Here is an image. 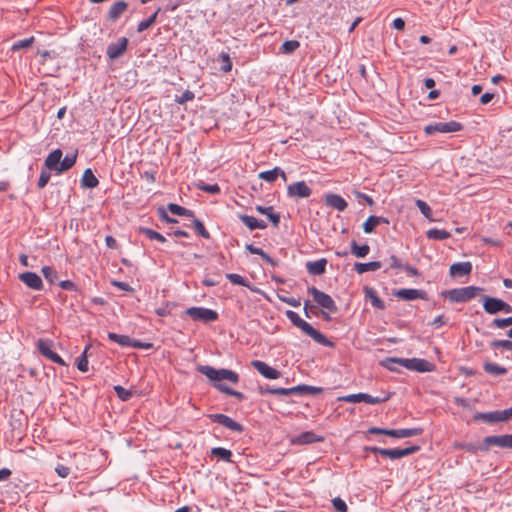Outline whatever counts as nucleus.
<instances>
[{"mask_svg":"<svg viewBox=\"0 0 512 512\" xmlns=\"http://www.w3.org/2000/svg\"><path fill=\"white\" fill-rule=\"evenodd\" d=\"M392 26L396 30H403L405 27V21L402 18H396L393 20Z\"/></svg>","mask_w":512,"mask_h":512,"instance_id":"63","label":"nucleus"},{"mask_svg":"<svg viewBox=\"0 0 512 512\" xmlns=\"http://www.w3.org/2000/svg\"><path fill=\"white\" fill-rule=\"evenodd\" d=\"M112 285L121 289V290H124V291H131L132 288L130 287L129 284L125 283V282H121V281H112Z\"/></svg>","mask_w":512,"mask_h":512,"instance_id":"62","label":"nucleus"},{"mask_svg":"<svg viewBox=\"0 0 512 512\" xmlns=\"http://www.w3.org/2000/svg\"><path fill=\"white\" fill-rule=\"evenodd\" d=\"M251 365L265 378L267 379H278L281 376V373L275 368L269 366L267 363L254 360L251 362Z\"/></svg>","mask_w":512,"mask_h":512,"instance_id":"14","label":"nucleus"},{"mask_svg":"<svg viewBox=\"0 0 512 512\" xmlns=\"http://www.w3.org/2000/svg\"><path fill=\"white\" fill-rule=\"evenodd\" d=\"M255 209L260 214L266 215L275 227H277L279 225L280 215L278 213L274 212V208L272 206H268V207L256 206Z\"/></svg>","mask_w":512,"mask_h":512,"instance_id":"27","label":"nucleus"},{"mask_svg":"<svg viewBox=\"0 0 512 512\" xmlns=\"http://www.w3.org/2000/svg\"><path fill=\"white\" fill-rule=\"evenodd\" d=\"M462 129V125L456 121L449 122H438L427 125L424 131L427 135H433L435 133H451L458 132Z\"/></svg>","mask_w":512,"mask_h":512,"instance_id":"9","label":"nucleus"},{"mask_svg":"<svg viewBox=\"0 0 512 512\" xmlns=\"http://www.w3.org/2000/svg\"><path fill=\"white\" fill-rule=\"evenodd\" d=\"M492 325L496 328H505L512 325V317L496 318L493 320Z\"/></svg>","mask_w":512,"mask_h":512,"instance_id":"56","label":"nucleus"},{"mask_svg":"<svg viewBox=\"0 0 512 512\" xmlns=\"http://www.w3.org/2000/svg\"><path fill=\"white\" fill-rule=\"evenodd\" d=\"M129 347L140 348V349H149L152 347V344L151 343H142L140 341L131 339V344L129 345Z\"/></svg>","mask_w":512,"mask_h":512,"instance_id":"61","label":"nucleus"},{"mask_svg":"<svg viewBox=\"0 0 512 512\" xmlns=\"http://www.w3.org/2000/svg\"><path fill=\"white\" fill-rule=\"evenodd\" d=\"M492 348H504L508 351H512V341L510 340H494L490 343Z\"/></svg>","mask_w":512,"mask_h":512,"instance_id":"54","label":"nucleus"},{"mask_svg":"<svg viewBox=\"0 0 512 512\" xmlns=\"http://www.w3.org/2000/svg\"><path fill=\"white\" fill-rule=\"evenodd\" d=\"M114 390L117 396L123 401L129 400L132 396V393L129 390H126L124 387L120 385L115 386Z\"/></svg>","mask_w":512,"mask_h":512,"instance_id":"55","label":"nucleus"},{"mask_svg":"<svg viewBox=\"0 0 512 512\" xmlns=\"http://www.w3.org/2000/svg\"><path fill=\"white\" fill-rule=\"evenodd\" d=\"M483 369L486 373L493 376L504 375L507 372L505 367L492 362H486L483 366Z\"/></svg>","mask_w":512,"mask_h":512,"instance_id":"33","label":"nucleus"},{"mask_svg":"<svg viewBox=\"0 0 512 512\" xmlns=\"http://www.w3.org/2000/svg\"><path fill=\"white\" fill-rule=\"evenodd\" d=\"M364 292L367 298L370 299L372 306L384 309V302L380 299L376 293V291L371 287H365Z\"/></svg>","mask_w":512,"mask_h":512,"instance_id":"32","label":"nucleus"},{"mask_svg":"<svg viewBox=\"0 0 512 512\" xmlns=\"http://www.w3.org/2000/svg\"><path fill=\"white\" fill-rule=\"evenodd\" d=\"M211 454L220 458L221 460L225 462H232V452L226 448L223 447H215L211 450Z\"/></svg>","mask_w":512,"mask_h":512,"instance_id":"38","label":"nucleus"},{"mask_svg":"<svg viewBox=\"0 0 512 512\" xmlns=\"http://www.w3.org/2000/svg\"><path fill=\"white\" fill-rule=\"evenodd\" d=\"M382 266L380 261H372L368 263H355L354 264V270L358 274H363L368 271H376L380 269Z\"/></svg>","mask_w":512,"mask_h":512,"instance_id":"29","label":"nucleus"},{"mask_svg":"<svg viewBox=\"0 0 512 512\" xmlns=\"http://www.w3.org/2000/svg\"><path fill=\"white\" fill-rule=\"evenodd\" d=\"M420 447L415 445V446H410V447H407V448H395V449H384V452H383V457H387L391 460H396V459H400V458H403V457H406V456H409L417 451H419Z\"/></svg>","mask_w":512,"mask_h":512,"instance_id":"15","label":"nucleus"},{"mask_svg":"<svg viewBox=\"0 0 512 512\" xmlns=\"http://www.w3.org/2000/svg\"><path fill=\"white\" fill-rule=\"evenodd\" d=\"M454 447L470 453H477L478 451H481V445H475L472 443H455Z\"/></svg>","mask_w":512,"mask_h":512,"instance_id":"51","label":"nucleus"},{"mask_svg":"<svg viewBox=\"0 0 512 512\" xmlns=\"http://www.w3.org/2000/svg\"><path fill=\"white\" fill-rule=\"evenodd\" d=\"M471 271L472 264L470 262H458L450 267V275L453 277L469 275Z\"/></svg>","mask_w":512,"mask_h":512,"instance_id":"24","label":"nucleus"},{"mask_svg":"<svg viewBox=\"0 0 512 512\" xmlns=\"http://www.w3.org/2000/svg\"><path fill=\"white\" fill-rule=\"evenodd\" d=\"M390 397L391 394L386 392H382L380 395L377 396H372L367 393H357L341 396L338 398V400L347 403L365 402L368 404H378L389 400Z\"/></svg>","mask_w":512,"mask_h":512,"instance_id":"3","label":"nucleus"},{"mask_svg":"<svg viewBox=\"0 0 512 512\" xmlns=\"http://www.w3.org/2000/svg\"><path fill=\"white\" fill-rule=\"evenodd\" d=\"M62 155H63V153L60 149H56V150L52 151L51 153H49L45 159V163H44L45 167L48 170H53L57 173V169L59 167Z\"/></svg>","mask_w":512,"mask_h":512,"instance_id":"23","label":"nucleus"},{"mask_svg":"<svg viewBox=\"0 0 512 512\" xmlns=\"http://www.w3.org/2000/svg\"><path fill=\"white\" fill-rule=\"evenodd\" d=\"M198 371L205 375L210 381L213 382V386L221 391L222 393L230 396H234L239 400L244 399V395L241 392L235 391L228 386L221 383V381L226 380L233 384L239 382V375L229 369H215L212 366L204 365L198 368Z\"/></svg>","mask_w":512,"mask_h":512,"instance_id":"1","label":"nucleus"},{"mask_svg":"<svg viewBox=\"0 0 512 512\" xmlns=\"http://www.w3.org/2000/svg\"><path fill=\"white\" fill-rule=\"evenodd\" d=\"M246 249L251 253L255 255L261 256V258L269 265L276 266L277 262L272 259L266 252H264L261 248H258L252 244H247Z\"/></svg>","mask_w":512,"mask_h":512,"instance_id":"30","label":"nucleus"},{"mask_svg":"<svg viewBox=\"0 0 512 512\" xmlns=\"http://www.w3.org/2000/svg\"><path fill=\"white\" fill-rule=\"evenodd\" d=\"M50 174L46 171H42L38 180V187L43 188L49 181Z\"/></svg>","mask_w":512,"mask_h":512,"instance_id":"60","label":"nucleus"},{"mask_svg":"<svg viewBox=\"0 0 512 512\" xmlns=\"http://www.w3.org/2000/svg\"><path fill=\"white\" fill-rule=\"evenodd\" d=\"M324 438L322 436H318L311 431L303 432L302 434L291 439V444L295 445H304L310 444L314 442H322Z\"/></svg>","mask_w":512,"mask_h":512,"instance_id":"19","label":"nucleus"},{"mask_svg":"<svg viewBox=\"0 0 512 512\" xmlns=\"http://www.w3.org/2000/svg\"><path fill=\"white\" fill-rule=\"evenodd\" d=\"M379 225L377 216H369L363 223V230L365 233H372L374 229Z\"/></svg>","mask_w":512,"mask_h":512,"instance_id":"47","label":"nucleus"},{"mask_svg":"<svg viewBox=\"0 0 512 512\" xmlns=\"http://www.w3.org/2000/svg\"><path fill=\"white\" fill-rule=\"evenodd\" d=\"M481 289L475 286H467L462 288H455L445 293L446 297L451 302H467L474 298Z\"/></svg>","mask_w":512,"mask_h":512,"instance_id":"5","label":"nucleus"},{"mask_svg":"<svg viewBox=\"0 0 512 512\" xmlns=\"http://www.w3.org/2000/svg\"><path fill=\"white\" fill-rule=\"evenodd\" d=\"M370 252V247L367 244L358 245L356 241H352L351 243V253L358 257V258H364L366 257Z\"/></svg>","mask_w":512,"mask_h":512,"instance_id":"34","label":"nucleus"},{"mask_svg":"<svg viewBox=\"0 0 512 512\" xmlns=\"http://www.w3.org/2000/svg\"><path fill=\"white\" fill-rule=\"evenodd\" d=\"M308 292L312 295L313 300L322 308L327 309L329 312L337 311L335 301L331 298L330 295L318 290L314 286L309 287Z\"/></svg>","mask_w":512,"mask_h":512,"instance_id":"8","label":"nucleus"},{"mask_svg":"<svg viewBox=\"0 0 512 512\" xmlns=\"http://www.w3.org/2000/svg\"><path fill=\"white\" fill-rule=\"evenodd\" d=\"M19 279L33 290H42L43 282L39 275L34 272H24L19 275Z\"/></svg>","mask_w":512,"mask_h":512,"instance_id":"16","label":"nucleus"},{"mask_svg":"<svg viewBox=\"0 0 512 512\" xmlns=\"http://www.w3.org/2000/svg\"><path fill=\"white\" fill-rule=\"evenodd\" d=\"M286 316L294 326L299 328L306 335L310 336L315 342L326 347L333 346V343L329 341L323 333L313 328L308 322L303 320L296 312L292 310H287Z\"/></svg>","mask_w":512,"mask_h":512,"instance_id":"2","label":"nucleus"},{"mask_svg":"<svg viewBox=\"0 0 512 512\" xmlns=\"http://www.w3.org/2000/svg\"><path fill=\"white\" fill-rule=\"evenodd\" d=\"M299 46H300L299 41L287 40L281 45L280 52L282 54H292L294 51H296L299 48Z\"/></svg>","mask_w":512,"mask_h":512,"instance_id":"41","label":"nucleus"},{"mask_svg":"<svg viewBox=\"0 0 512 512\" xmlns=\"http://www.w3.org/2000/svg\"><path fill=\"white\" fill-rule=\"evenodd\" d=\"M388 363H398L399 365L413 371L418 372H431L434 369V365L425 359H404V358H390Z\"/></svg>","mask_w":512,"mask_h":512,"instance_id":"4","label":"nucleus"},{"mask_svg":"<svg viewBox=\"0 0 512 512\" xmlns=\"http://www.w3.org/2000/svg\"><path fill=\"white\" fill-rule=\"evenodd\" d=\"M219 60L222 62L221 70L224 73H228L232 70L233 64L228 53L222 52L219 55Z\"/></svg>","mask_w":512,"mask_h":512,"instance_id":"49","label":"nucleus"},{"mask_svg":"<svg viewBox=\"0 0 512 512\" xmlns=\"http://www.w3.org/2000/svg\"><path fill=\"white\" fill-rule=\"evenodd\" d=\"M209 418L220 425H223L224 427L237 432H242L243 427L238 422L234 421L231 417L224 415V414H211L209 415Z\"/></svg>","mask_w":512,"mask_h":512,"instance_id":"13","label":"nucleus"},{"mask_svg":"<svg viewBox=\"0 0 512 512\" xmlns=\"http://www.w3.org/2000/svg\"><path fill=\"white\" fill-rule=\"evenodd\" d=\"M158 11L159 10H157L154 14H152L148 19L141 21L138 24L137 31L143 32L146 29H148L150 26H152L156 22Z\"/></svg>","mask_w":512,"mask_h":512,"instance_id":"50","label":"nucleus"},{"mask_svg":"<svg viewBox=\"0 0 512 512\" xmlns=\"http://www.w3.org/2000/svg\"><path fill=\"white\" fill-rule=\"evenodd\" d=\"M327 260L325 258L317 261L307 262L306 269L311 275H322L326 271Z\"/></svg>","mask_w":512,"mask_h":512,"instance_id":"25","label":"nucleus"},{"mask_svg":"<svg viewBox=\"0 0 512 512\" xmlns=\"http://www.w3.org/2000/svg\"><path fill=\"white\" fill-rule=\"evenodd\" d=\"M60 287L64 290H74L75 284L70 280H64L59 283Z\"/></svg>","mask_w":512,"mask_h":512,"instance_id":"64","label":"nucleus"},{"mask_svg":"<svg viewBox=\"0 0 512 512\" xmlns=\"http://www.w3.org/2000/svg\"><path fill=\"white\" fill-rule=\"evenodd\" d=\"M77 155H67L63 160H60L59 167L57 169V174H61L69 169H71L76 163Z\"/></svg>","mask_w":512,"mask_h":512,"instance_id":"35","label":"nucleus"},{"mask_svg":"<svg viewBox=\"0 0 512 512\" xmlns=\"http://www.w3.org/2000/svg\"><path fill=\"white\" fill-rule=\"evenodd\" d=\"M259 179L272 183L278 178V167L272 170L260 172L258 175Z\"/></svg>","mask_w":512,"mask_h":512,"instance_id":"43","label":"nucleus"},{"mask_svg":"<svg viewBox=\"0 0 512 512\" xmlns=\"http://www.w3.org/2000/svg\"><path fill=\"white\" fill-rule=\"evenodd\" d=\"M502 304L503 300L501 299L490 296L483 297V308L488 314H496L501 312Z\"/></svg>","mask_w":512,"mask_h":512,"instance_id":"20","label":"nucleus"},{"mask_svg":"<svg viewBox=\"0 0 512 512\" xmlns=\"http://www.w3.org/2000/svg\"><path fill=\"white\" fill-rule=\"evenodd\" d=\"M425 292L418 289H400L395 292V296L399 299L410 301L415 299H424Z\"/></svg>","mask_w":512,"mask_h":512,"instance_id":"21","label":"nucleus"},{"mask_svg":"<svg viewBox=\"0 0 512 512\" xmlns=\"http://www.w3.org/2000/svg\"><path fill=\"white\" fill-rule=\"evenodd\" d=\"M421 213L430 221H434L432 218V210L430 206L423 200L417 199L415 202Z\"/></svg>","mask_w":512,"mask_h":512,"instance_id":"46","label":"nucleus"},{"mask_svg":"<svg viewBox=\"0 0 512 512\" xmlns=\"http://www.w3.org/2000/svg\"><path fill=\"white\" fill-rule=\"evenodd\" d=\"M239 219L250 229H265L267 224L263 220H258L253 216L239 215Z\"/></svg>","mask_w":512,"mask_h":512,"instance_id":"26","label":"nucleus"},{"mask_svg":"<svg viewBox=\"0 0 512 512\" xmlns=\"http://www.w3.org/2000/svg\"><path fill=\"white\" fill-rule=\"evenodd\" d=\"M168 210L178 216H186V217H192L193 212L191 210H188L178 204L170 203L168 204Z\"/></svg>","mask_w":512,"mask_h":512,"instance_id":"40","label":"nucleus"},{"mask_svg":"<svg viewBox=\"0 0 512 512\" xmlns=\"http://www.w3.org/2000/svg\"><path fill=\"white\" fill-rule=\"evenodd\" d=\"M195 95L192 91L190 90H186L183 92V94L179 97H176L175 101L178 103V104H184L188 101H192L194 99Z\"/></svg>","mask_w":512,"mask_h":512,"instance_id":"58","label":"nucleus"},{"mask_svg":"<svg viewBox=\"0 0 512 512\" xmlns=\"http://www.w3.org/2000/svg\"><path fill=\"white\" fill-rule=\"evenodd\" d=\"M333 508L338 512H347V505L343 499L340 497H335L332 500Z\"/></svg>","mask_w":512,"mask_h":512,"instance_id":"57","label":"nucleus"},{"mask_svg":"<svg viewBox=\"0 0 512 512\" xmlns=\"http://www.w3.org/2000/svg\"><path fill=\"white\" fill-rule=\"evenodd\" d=\"M320 391V388L308 386V385H299L291 388H275L271 391V394L287 396L291 394H315Z\"/></svg>","mask_w":512,"mask_h":512,"instance_id":"11","label":"nucleus"},{"mask_svg":"<svg viewBox=\"0 0 512 512\" xmlns=\"http://www.w3.org/2000/svg\"><path fill=\"white\" fill-rule=\"evenodd\" d=\"M422 433V428L389 429V431L386 432V435L394 438H407L412 436H418L421 435Z\"/></svg>","mask_w":512,"mask_h":512,"instance_id":"22","label":"nucleus"},{"mask_svg":"<svg viewBox=\"0 0 512 512\" xmlns=\"http://www.w3.org/2000/svg\"><path fill=\"white\" fill-rule=\"evenodd\" d=\"M128 39L122 37L118 39L117 42L110 44L107 47V55L110 59H117L120 57L127 49Z\"/></svg>","mask_w":512,"mask_h":512,"instance_id":"17","label":"nucleus"},{"mask_svg":"<svg viewBox=\"0 0 512 512\" xmlns=\"http://www.w3.org/2000/svg\"><path fill=\"white\" fill-rule=\"evenodd\" d=\"M127 9V3L125 1L115 2L109 9L108 17L110 20H117L121 14Z\"/></svg>","mask_w":512,"mask_h":512,"instance_id":"28","label":"nucleus"},{"mask_svg":"<svg viewBox=\"0 0 512 512\" xmlns=\"http://www.w3.org/2000/svg\"><path fill=\"white\" fill-rule=\"evenodd\" d=\"M492 446H497L503 449H512V434L491 435L485 437L481 444V451L487 452Z\"/></svg>","mask_w":512,"mask_h":512,"instance_id":"6","label":"nucleus"},{"mask_svg":"<svg viewBox=\"0 0 512 512\" xmlns=\"http://www.w3.org/2000/svg\"><path fill=\"white\" fill-rule=\"evenodd\" d=\"M52 347H53V342L51 340L39 339L37 341V348H38L39 352L44 357H46L47 359H49L50 361H52L54 363H57L61 366H65L66 365L65 361L57 353H55L52 350Z\"/></svg>","mask_w":512,"mask_h":512,"instance_id":"10","label":"nucleus"},{"mask_svg":"<svg viewBox=\"0 0 512 512\" xmlns=\"http://www.w3.org/2000/svg\"><path fill=\"white\" fill-rule=\"evenodd\" d=\"M108 338L123 347H129L131 338L127 335H119L113 332L108 333Z\"/></svg>","mask_w":512,"mask_h":512,"instance_id":"39","label":"nucleus"},{"mask_svg":"<svg viewBox=\"0 0 512 512\" xmlns=\"http://www.w3.org/2000/svg\"><path fill=\"white\" fill-rule=\"evenodd\" d=\"M42 273L45 279L51 283L54 284L58 281V274L55 269H53L50 266H44L42 267Z\"/></svg>","mask_w":512,"mask_h":512,"instance_id":"42","label":"nucleus"},{"mask_svg":"<svg viewBox=\"0 0 512 512\" xmlns=\"http://www.w3.org/2000/svg\"><path fill=\"white\" fill-rule=\"evenodd\" d=\"M426 236L433 240H445L450 237V233L443 229L432 228L426 232Z\"/></svg>","mask_w":512,"mask_h":512,"instance_id":"36","label":"nucleus"},{"mask_svg":"<svg viewBox=\"0 0 512 512\" xmlns=\"http://www.w3.org/2000/svg\"><path fill=\"white\" fill-rule=\"evenodd\" d=\"M325 204L340 212L344 211L348 206L344 198L334 193H328L325 195Z\"/></svg>","mask_w":512,"mask_h":512,"instance_id":"18","label":"nucleus"},{"mask_svg":"<svg viewBox=\"0 0 512 512\" xmlns=\"http://www.w3.org/2000/svg\"><path fill=\"white\" fill-rule=\"evenodd\" d=\"M89 347L87 346L82 355L80 357L77 358L76 360V366L78 368V370H80L81 372H87L89 367H88V359H87V351H88Z\"/></svg>","mask_w":512,"mask_h":512,"instance_id":"45","label":"nucleus"},{"mask_svg":"<svg viewBox=\"0 0 512 512\" xmlns=\"http://www.w3.org/2000/svg\"><path fill=\"white\" fill-rule=\"evenodd\" d=\"M185 314L193 320L204 323L214 322L218 319V313L215 310L204 307H190L185 310Z\"/></svg>","mask_w":512,"mask_h":512,"instance_id":"7","label":"nucleus"},{"mask_svg":"<svg viewBox=\"0 0 512 512\" xmlns=\"http://www.w3.org/2000/svg\"><path fill=\"white\" fill-rule=\"evenodd\" d=\"M226 277L234 285L245 286V287H248L249 289H251L252 291H256L255 289H253L250 286L248 280L239 274L230 273V274H227Z\"/></svg>","mask_w":512,"mask_h":512,"instance_id":"37","label":"nucleus"},{"mask_svg":"<svg viewBox=\"0 0 512 512\" xmlns=\"http://www.w3.org/2000/svg\"><path fill=\"white\" fill-rule=\"evenodd\" d=\"M55 471L61 478H66L70 473V469L62 464L57 465Z\"/></svg>","mask_w":512,"mask_h":512,"instance_id":"59","label":"nucleus"},{"mask_svg":"<svg viewBox=\"0 0 512 512\" xmlns=\"http://www.w3.org/2000/svg\"><path fill=\"white\" fill-rule=\"evenodd\" d=\"M140 232L143 233L150 240H157L161 243H164L166 241V238L162 234H160L150 228H141Z\"/></svg>","mask_w":512,"mask_h":512,"instance_id":"44","label":"nucleus"},{"mask_svg":"<svg viewBox=\"0 0 512 512\" xmlns=\"http://www.w3.org/2000/svg\"><path fill=\"white\" fill-rule=\"evenodd\" d=\"M81 184L83 187L95 188L99 184V181L91 169H86L82 175Z\"/></svg>","mask_w":512,"mask_h":512,"instance_id":"31","label":"nucleus"},{"mask_svg":"<svg viewBox=\"0 0 512 512\" xmlns=\"http://www.w3.org/2000/svg\"><path fill=\"white\" fill-rule=\"evenodd\" d=\"M197 189L210 193V194H218L220 193V187L218 184H206L204 182H199L196 184Z\"/></svg>","mask_w":512,"mask_h":512,"instance_id":"48","label":"nucleus"},{"mask_svg":"<svg viewBox=\"0 0 512 512\" xmlns=\"http://www.w3.org/2000/svg\"><path fill=\"white\" fill-rule=\"evenodd\" d=\"M193 227L196 230V232L200 236H202L203 238H205V239H209L210 238V233L207 231V229L205 228L204 224L200 220L194 219L193 220Z\"/></svg>","mask_w":512,"mask_h":512,"instance_id":"52","label":"nucleus"},{"mask_svg":"<svg viewBox=\"0 0 512 512\" xmlns=\"http://www.w3.org/2000/svg\"><path fill=\"white\" fill-rule=\"evenodd\" d=\"M34 42V37H29V38H26V39H23V40H19L17 42H15L12 46V50L13 51H17V50H20V49H26V48H29L32 43Z\"/></svg>","mask_w":512,"mask_h":512,"instance_id":"53","label":"nucleus"},{"mask_svg":"<svg viewBox=\"0 0 512 512\" xmlns=\"http://www.w3.org/2000/svg\"><path fill=\"white\" fill-rule=\"evenodd\" d=\"M312 193L305 181L295 182L287 187V195L291 198H308Z\"/></svg>","mask_w":512,"mask_h":512,"instance_id":"12","label":"nucleus"}]
</instances>
